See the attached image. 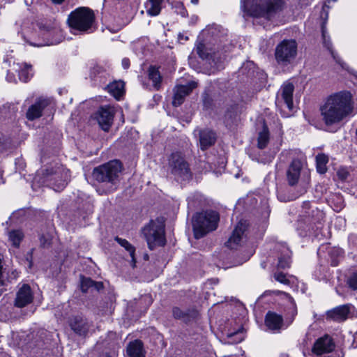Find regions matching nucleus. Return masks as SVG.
<instances>
[{
    "label": "nucleus",
    "mask_w": 357,
    "mask_h": 357,
    "mask_svg": "<svg viewBox=\"0 0 357 357\" xmlns=\"http://www.w3.org/2000/svg\"><path fill=\"white\" fill-rule=\"evenodd\" d=\"M103 288L101 282H95L89 278H82L81 280V289L83 292H87L90 289L100 291Z\"/></svg>",
    "instance_id": "c756f323"
},
{
    "label": "nucleus",
    "mask_w": 357,
    "mask_h": 357,
    "mask_svg": "<svg viewBox=\"0 0 357 357\" xmlns=\"http://www.w3.org/2000/svg\"><path fill=\"white\" fill-rule=\"evenodd\" d=\"M265 325L270 331L274 333H280L281 330L287 328L282 315L276 312L268 311L265 317Z\"/></svg>",
    "instance_id": "2eb2a0df"
},
{
    "label": "nucleus",
    "mask_w": 357,
    "mask_h": 357,
    "mask_svg": "<svg viewBox=\"0 0 357 357\" xmlns=\"http://www.w3.org/2000/svg\"><path fill=\"white\" fill-rule=\"evenodd\" d=\"M326 317L333 321L342 322L356 317L357 310L351 304H345L327 311Z\"/></svg>",
    "instance_id": "9d476101"
},
{
    "label": "nucleus",
    "mask_w": 357,
    "mask_h": 357,
    "mask_svg": "<svg viewBox=\"0 0 357 357\" xmlns=\"http://www.w3.org/2000/svg\"><path fill=\"white\" fill-rule=\"evenodd\" d=\"M59 41L57 40H48L44 44H41L40 45H53L59 43Z\"/></svg>",
    "instance_id": "3c124183"
},
{
    "label": "nucleus",
    "mask_w": 357,
    "mask_h": 357,
    "mask_svg": "<svg viewBox=\"0 0 357 357\" xmlns=\"http://www.w3.org/2000/svg\"><path fill=\"white\" fill-rule=\"evenodd\" d=\"M294 91V86L292 83H284L279 91L277 97L276 103L278 105L283 102L289 110L291 111L294 109L293 102V93Z\"/></svg>",
    "instance_id": "ddd939ff"
},
{
    "label": "nucleus",
    "mask_w": 357,
    "mask_h": 357,
    "mask_svg": "<svg viewBox=\"0 0 357 357\" xmlns=\"http://www.w3.org/2000/svg\"><path fill=\"white\" fill-rule=\"evenodd\" d=\"M356 135H357V128H356Z\"/></svg>",
    "instance_id": "774afa93"
},
{
    "label": "nucleus",
    "mask_w": 357,
    "mask_h": 357,
    "mask_svg": "<svg viewBox=\"0 0 357 357\" xmlns=\"http://www.w3.org/2000/svg\"><path fill=\"white\" fill-rule=\"evenodd\" d=\"M282 0H242L241 9L247 15L260 17L271 15L278 10Z\"/></svg>",
    "instance_id": "423d86ee"
},
{
    "label": "nucleus",
    "mask_w": 357,
    "mask_h": 357,
    "mask_svg": "<svg viewBox=\"0 0 357 357\" xmlns=\"http://www.w3.org/2000/svg\"><path fill=\"white\" fill-rule=\"evenodd\" d=\"M43 29L49 34L56 33L58 31V29L56 28H49V27L43 26Z\"/></svg>",
    "instance_id": "8fccbe9b"
},
{
    "label": "nucleus",
    "mask_w": 357,
    "mask_h": 357,
    "mask_svg": "<svg viewBox=\"0 0 357 357\" xmlns=\"http://www.w3.org/2000/svg\"><path fill=\"white\" fill-rule=\"evenodd\" d=\"M178 38L181 39V34L178 35Z\"/></svg>",
    "instance_id": "0e129e2a"
},
{
    "label": "nucleus",
    "mask_w": 357,
    "mask_h": 357,
    "mask_svg": "<svg viewBox=\"0 0 357 357\" xmlns=\"http://www.w3.org/2000/svg\"><path fill=\"white\" fill-rule=\"evenodd\" d=\"M115 241L123 248H124L130 254L131 257L132 266H135L136 259H135V248L126 239H123L116 236Z\"/></svg>",
    "instance_id": "2f4dec72"
},
{
    "label": "nucleus",
    "mask_w": 357,
    "mask_h": 357,
    "mask_svg": "<svg viewBox=\"0 0 357 357\" xmlns=\"http://www.w3.org/2000/svg\"><path fill=\"white\" fill-rule=\"evenodd\" d=\"M1 179H2V172L0 170V183H1Z\"/></svg>",
    "instance_id": "13d9d810"
},
{
    "label": "nucleus",
    "mask_w": 357,
    "mask_h": 357,
    "mask_svg": "<svg viewBox=\"0 0 357 357\" xmlns=\"http://www.w3.org/2000/svg\"><path fill=\"white\" fill-rule=\"evenodd\" d=\"M149 78L152 81L153 86L156 90H159L161 86L162 77L158 68L151 66L149 69Z\"/></svg>",
    "instance_id": "473e14b6"
},
{
    "label": "nucleus",
    "mask_w": 357,
    "mask_h": 357,
    "mask_svg": "<svg viewBox=\"0 0 357 357\" xmlns=\"http://www.w3.org/2000/svg\"><path fill=\"white\" fill-rule=\"evenodd\" d=\"M108 92L115 98H119L124 93V82L122 81H115L107 85Z\"/></svg>",
    "instance_id": "7c9ffc66"
},
{
    "label": "nucleus",
    "mask_w": 357,
    "mask_h": 357,
    "mask_svg": "<svg viewBox=\"0 0 357 357\" xmlns=\"http://www.w3.org/2000/svg\"><path fill=\"white\" fill-rule=\"evenodd\" d=\"M237 107L231 105L227 108L225 114L224 122L227 127L231 128L236 122Z\"/></svg>",
    "instance_id": "c85d7f7f"
},
{
    "label": "nucleus",
    "mask_w": 357,
    "mask_h": 357,
    "mask_svg": "<svg viewBox=\"0 0 357 357\" xmlns=\"http://www.w3.org/2000/svg\"><path fill=\"white\" fill-rule=\"evenodd\" d=\"M114 110L109 106L100 107L95 114L99 126L104 131H108L112 124Z\"/></svg>",
    "instance_id": "f8f14e48"
},
{
    "label": "nucleus",
    "mask_w": 357,
    "mask_h": 357,
    "mask_svg": "<svg viewBox=\"0 0 357 357\" xmlns=\"http://www.w3.org/2000/svg\"><path fill=\"white\" fill-rule=\"evenodd\" d=\"M312 213H313V214H314V213H316V214H317V215H319V216H320V217H322V215H323L321 212H320V211H317H317H312Z\"/></svg>",
    "instance_id": "5fc2aeb1"
},
{
    "label": "nucleus",
    "mask_w": 357,
    "mask_h": 357,
    "mask_svg": "<svg viewBox=\"0 0 357 357\" xmlns=\"http://www.w3.org/2000/svg\"><path fill=\"white\" fill-rule=\"evenodd\" d=\"M105 68L100 65H95L91 70V76L96 77L105 73Z\"/></svg>",
    "instance_id": "a19ab883"
},
{
    "label": "nucleus",
    "mask_w": 357,
    "mask_h": 357,
    "mask_svg": "<svg viewBox=\"0 0 357 357\" xmlns=\"http://www.w3.org/2000/svg\"><path fill=\"white\" fill-rule=\"evenodd\" d=\"M95 15L93 11L86 7L75 9L70 13L68 24L74 34L90 33L95 31Z\"/></svg>",
    "instance_id": "20e7f679"
},
{
    "label": "nucleus",
    "mask_w": 357,
    "mask_h": 357,
    "mask_svg": "<svg viewBox=\"0 0 357 357\" xmlns=\"http://www.w3.org/2000/svg\"><path fill=\"white\" fill-rule=\"evenodd\" d=\"M239 334V331H237L236 333H231L230 335H229V337H231L233 335H238Z\"/></svg>",
    "instance_id": "4d7b16f0"
},
{
    "label": "nucleus",
    "mask_w": 357,
    "mask_h": 357,
    "mask_svg": "<svg viewBox=\"0 0 357 357\" xmlns=\"http://www.w3.org/2000/svg\"><path fill=\"white\" fill-rule=\"evenodd\" d=\"M174 8L175 13L180 15L183 17H187L188 16V11L185 8L183 3L181 1H176L174 4Z\"/></svg>",
    "instance_id": "4c0bfd02"
},
{
    "label": "nucleus",
    "mask_w": 357,
    "mask_h": 357,
    "mask_svg": "<svg viewBox=\"0 0 357 357\" xmlns=\"http://www.w3.org/2000/svg\"><path fill=\"white\" fill-rule=\"evenodd\" d=\"M335 344L329 335H324L317 340L312 347V352L317 355H321L332 351Z\"/></svg>",
    "instance_id": "a211bd4d"
},
{
    "label": "nucleus",
    "mask_w": 357,
    "mask_h": 357,
    "mask_svg": "<svg viewBox=\"0 0 357 357\" xmlns=\"http://www.w3.org/2000/svg\"><path fill=\"white\" fill-rule=\"evenodd\" d=\"M191 3L197 5L199 3V0H190Z\"/></svg>",
    "instance_id": "6e6d98bb"
},
{
    "label": "nucleus",
    "mask_w": 357,
    "mask_h": 357,
    "mask_svg": "<svg viewBox=\"0 0 357 357\" xmlns=\"http://www.w3.org/2000/svg\"><path fill=\"white\" fill-rule=\"evenodd\" d=\"M9 240L12 245L18 247L23 238V234L20 230H13L8 233Z\"/></svg>",
    "instance_id": "e433bc0d"
},
{
    "label": "nucleus",
    "mask_w": 357,
    "mask_h": 357,
    "mask_svg": "<svg viewBox=\"0 0 357 357\" xmlns=\"http://www.w3.org/2000/svg\"><path fill=\"white\" fill-rule=\"evenodd\" d=\"M13 1H14V0H6V1L10 2H10H13Z\"/></svg>",
    "instance_id": "680f3d73"
},
{
    "label": "nucleus",
    "mask_w": 357,
    "mask_h": 357,
    "mask_svg": "<svg viewBox=\"0 0 357 357\" xmlns=\"http://www.w3.org/2000/svg\"><path fill=\"white\" fill-rule=\"evenodd\" d=\"M352 95L342 91L328 97L321 106L322 120L326 126H332L341 122L353 112Z\"/></svg>",
    "instance_id": "f257e3e1"
},
{
    "label": "nucleus",
    "mask_w": 357,
    "mask_h": 357,
    "mask_svg": "<svg viewBox=\"0 0 357 357\" xmlns=\"http://www.w3.org/2000/svg\"><path fill=\"white\" fill-rule=\"evenodd\" d=\"M274 278L275 280L282 284H288L289 280L287 279L286 275L282 272L275 273L274 274Z\"/></svg>",
    "instance_id": "37998d69"
},
{
    "label": "nucleus",
    "mask_w": 357,
    "mask_h": 357,
    "mask_svg": "<svg viewBox=\"0 0 357 357\" xmlns=\"http://www.w3.org/2000/svg\"><path fill=\"white\" fill-rule=\"evenodd\" d=\"M349 287L354 290L357 289V272H354L347 280Z\"/></svg>",
    "instance_id": "ea45409f"
},
{
    "label": "nucleus",
    "mask_w": 357,
    "mask_h": 357,
    "mask_svg": "<svg viewBox=\"0 0 357 357\" xmlns=\"http://www.w3.org/2000/svg\"><path fill=\"white\" fill-rule=\"evenodd\" d=\"M321 225L319 219L315 221L312 218L307 217L301 216L298 220L297 229L301 230L299 234L302 236H307L310 234L311 230L313 231L314 227L318 229Z\"/></svg>",
    "instance_id": "412c9836"
},
{
    "label": "nucleus",
    "mask_w": 357,
    "mask_h": 357,
    "mask_svg": "<svg viewBox=\"0 0 357 357\" xmlns=\"http://www.w3.org/2000/svg\"><path fill=\"white\" fill-rule=\"evenodd\" d=\"M337 175L339 179L344 181L347 180V177L349 176V172L344 169H341L337 171Z\"/></svg>",
    "instance_id": "49530a36"
},
{
    "label": "nucleus",
    "mask_w": 357,
    "mask_h": 357,
    "mask_svg": "<svg viewBox=\"0 0 357 357\" xmlns=\"http://www.w3.org/2000/svg\"><path fill=\"white\" fill-rule=\"evenodd\" d=\"M104 357H111V356L108 354H106Z\"/></svg>",
    "instance_id": "e2e57ef3"
},
{
    "label": "nucleus",
    "mask_w": 357,
    "mask_h": 357,
    "mask_svg": "<svg viewBox=\"0 0 357 357\" xmlns=\"http://www.w3.org/2000/svg\"><path fill=\"white\" fill-rule=\"evenodd\" d=\"M250 157L253 160H256L259 162H265L262 158H260L259 154L255 153V152L250 153Z\"/></svg>",
    "instance_id": "de8ad7c7"
},
{
    "label": "nucleus",
    "mask_w": 357,
    "mask_h": 357,
    "mask_svg": "<svg viewBox=\"0 0 357 357\" xmlns=\"http://www.w3.org/2000/svg\"><path fill=\"white\" fill-rule=\"evenodd\" d=\"M238 73L248 77H252L255 73V63L250 61H246L240 68Z\"/></svg>",
    "instance_id": "c9c22d12"
},
{
    "label": "nucleus",
    "mask_w": 357,
    "mask_h": 357,
    "mask_svg": "<svg viewBox=\"0 0 357 357\" xmlns=\"http://www.w3.org/2000/svg\"><path fill=\"white\" fill-rule=\"evenodd\" d=\"M326 22H324L321 25V33L323 38V43L324 46L330 51L334 60L339 63L343 68H344V63L342 62L338 55L333 51L332 44L328 36H326V30L325 26Z\"/></svg>",
    "instance_id": "a878e982"
},
{
    "label": "nucleus",
    "mask_w": 357,
    "mask_h": 357,
    "mask_svg": "<svg viewBox=\"0 0 357 357\" xmlns=\"http://www.w3.org/2000/svg\"><path fill=\"white\" fill-rule=\"evenodd\" d=\"M349 244L352 250L357 249V236L355 234H351L349 236Z\"/></svg>",
    "instance_id": "a18cd8bd"
},
{
    "label": "nucleus",
    "mask_w": 357,
    "mask_h": 357,
    "mask_svg": "<svg viewBox=\"0 0 357 357\" xmlns=\"http://www.w3.org/2000/svg\"><path fill=\"white\" fill-rule=\"evenodd\" d=\"M328 162V157L324 153H319L316 156V163L317 172L320 174H324L326 170V164Z\"/></svg>",
    "instance_id": "f704fd0d"
},
{
    "label": "nucleus",
    "mask_w": 357,
    "mask_h": 357,
    "mask_svg": "<svg viewBox=\"0 0 357 357\" xmlns=\"http://www.w3.org/2000/svg\"><path fill=\"white\" fill-rule=\"evenodd\" d=\"M219 220L218 213L213 210L197 213L192 220L195 238H201L210 231L216 229Z\"/></svg>",
    "instance_id": "39448f33"
},
{
    "label": "nucleus",
    "mask_w": 357,
    "mask_h": 357,
    "mask_svg": "<svg viewBox=\"0 0 357 357\" xmlns=\"http://www.w3.org/2000/svg\"><path fill=\"white\" fill-rule=\"evenodd\" d=\"M296 310L294 308L293 312V316H295L296 314Z\"/></svg>",
    "instance_id": "bf43d9fd"
},
{
    "label": "nucleus",
    "mask_w": 357,
    "mask_h": 357,
    "mask_svg": "<svg viewBox=\"0 0 357 357\" xmlns=\"http://www.w3.org/2000/svg\"><path fill=\"white\" fill-rule=\"evenodd\" d=\"M328 18V13H325V20H326Z\"/></svg>",
    "instance_id": "052dcab7"
},
{
    "label": "nucleus",
    "mask_w": 357,
    "mask_h": 357,
    "mask_svg": "<svg viewBox=\"0 0 357 357\" xmlns=\"http://www.w3.org/2000/svg\"><path fill=\"white\" fill-rule=\"evenodd\" d=\"M197 53L202 59H208L212 57L211 52H208L205 50V45L202 43H199L196 48Z\"/></svg>",
    "instance_id": "58836bf2"
},
{
    "label": "nucleus",
    "mask_w": 357,
    "mask_h": 357,
    "mask_svg": "<svg viewBox=\"0 0 357 357\" xmlns=\"http://www.w3.org/2000/svg\"><path fill=\"white\" fill-rule=\"evenodd\" d=\"M202 102L204 107L209 108L212 105V99L210 97L209 94L206 92H204L202 96Z\"/></svg>",
    "instance_id": "79ce46f5"
},
{
    "label": "nucleus",
    "mask_w": 357,
    "mask_h": 357,
    "mask_svg": "<svg viewBox=\"0 0 357 357\" xmlns=\"http://www.w3.org/2000/svg\"><path fill=\"white\" fill-rule=\"evenodd\" d=\"M270 139L269 130L265 122L263 123L262 130L259 132L257 137V147L259 149H265Z\"/></svg>",
    "instance_id": "cd10ccee"
},
{
    "label": "nucleus",
    "mask_w": 357,
    "mask_h": 357,
    "mask_svg": "<svg viewBox=\"0 0 357 357\" xmlns=\"http://www.w3.org/2000/svg\"><path fill=\"white\" fill-rule=\"evenodd\" d=\"M126 351L130 357H145L143 343L139 340L130 342L127 346Z\"/></svg>",
    "instance_id": "b1692460"
},
{
    "label": "nucleus",
    "mask_w": 357,
    "mask_h": 357,
    "mask_svg": "<svg viewBox=\"0 0 357 357\" xmlns=\"http://www.w3.org/2000/svg\"><path fill=\"white\" fill-rule=\"evenodd\" d=\"M123 169L119 160H114L93 169V178L104 188L105 193L116 190L120 183Z\"/></svg>",
    "instance_id": "f03ea898"
},
{
    "label": "nucleus",
    "mask_w": 357,
    "mask_h": 357,
    "mask_svg": "<svg viewBox=\"0 0 357 357\" xmlns=\"http://www.w3.org/2000/svg\"><path fill=\"white\" fill-rule=\"evenodd\" d=\"M356 337H357V333H356V335H355V336H354V339H355V340H356Z\"/></svg>",
    "instance_id": "69168bd1"
},
{
    "label": "nucleus",
    "mask_w": 357,
    "mask_h": 357,
    "mask_svg": "<svg viewBox=\"0 0 357 357\" xmlns=\"http://www.w3.org/2000/svg\"><path fill=\"white\" fill-rule=\"evenodd\" d=\"M70 326L71 329L79 335H85L89 330V325L82 316H75L70 319Z\"/></svg>",
    "instance_id": "5701e85b"
},
{
    "label": "nucleus",
    "mask_w": 357,
    "mask_h": 357,
    "mask_svg": "<svg viewBox=\"0 0 357 357\" xmlns=\"http://www.w3.org/2000/svg\"><path fill=\"white\" fill-rule=\"evenodd\" d=\"M168 168L177 181H186L192 178L188 162L179 152L172 153L169 158Z\"/></svg>",
    "instance_id": "0eeeda50"
},
{
    "label": "nucleus",
    "mask_w": 357,
    "mask_h": 357,
    "mask_svg": "<svg viewBox=\"0 0 357 357\" xmlns=\"http://www.w3.org/2000/svg\"><path fill=\"white\" fill-rule=\"evenodd\" d=\"M324 248L327 250V252L331 260V266H337L340 259L342 258L343 250L340 248H331L323 245L319 248L318 254H319L321 251H324Z\"/></svg>",
    "instance_id": "393cba45"
},
{
    "label": "nucleus",
    "mask_w": 357,
    "mask_h": 357,
    "mask_svg": "<svg viewBox=\"0 0 357 357\" xmlns=\"http://www.w3.org/2000/svg\"><path fill=\"white\" fill-rule=\"evenodd\" d=\"M302 167L303 164L300 160L294 159L291 161L286 172L287 181L289 185L294 186L298 183Z\"/></svg>",
    "instance_id": "dca6fc26"
},
{
    "label": "nucleus",
    "mask_w": 357,
    "mask_h": 357,
    "mask_svg": "<svg viewBox=\"0 0 357 357\" xmlns=\"http://www.w3.org/2000/svg\"><path fill=\"white\" fill-rule=\"evenodd\" d=\"M50 104L49 98H38L36 102L28 109L26 116L30 121H33L42 116L43 109Z\"/></svg>",
    "instance_id": "aec40b11"
},
{
    "label": "nucleus",
    "mask_w": 357,
    "mask_h": 357,
    "mask_svg": "<svg viewBox=\"0 0 357 357\" xmlns=\"http://www.w3.org/2000/svg\"><path fill=\"white\" fill-rule=\"evenodd\" d=\"M297 44L294 40H284L275 49V59L279 63H289L296 56Z\"/></svg>",
    "instance_id": "1a4fd4ad"
},
{
    "label": "nucleus",
    "mask_w": 357,
    "mask_h": 357,
    "mask_svg": "<svg viewBox=\"0 0 357 357\" xmlns=\"http://www.w3.org/2000/svg\"><path fill=\"white\" fill-rule=\"evenodd\" d=\"M163 0H147L144 3L146 12L149 16H157L160 13Z\"/></svg>",
    "instance_id": "bb28decb"
},
{
    "label": "nucleus",
    "mask_w": 357,
    "mask_h": 357,
    "mask_svg": "<svg viewBox=\"0 0 357 357\" xmlns=\"http://www.w3.org/2000/svg\"><path fill=\"white\" fill-rule=\"evenodd\" d=\"M69 180V171L61 165H56L38 172L34 183L46 185L56 192H61L66 188Z\"/></svg>",
    "instance_id": "7ed1b4c3"
},
{
    "label": "nucleus",
    "mask_w": 357,
    "mask_h": 357,
    "mask_svg": "<svg viewBox=\"0 0 357 357\" xmlns=\"http://www.w3.org/2000/svg\"><path fill=\"white\" fill-rule=\"evenodd\" d=\"M290 259L289 257H280L278 260V266L281 268H286L289 267Z\"/></svg>",
    "instance_id": "c03bdc74"
},
{
    "label": "nucleus",
    "mask_w": 357,
    "mask_h": 357,
    "mask_svg": "<svg viewBox=\"0 0 357 357\" xmlns=\"http://www.w3.org/2000/svg\"><path fill=\"white\" fill-rule=\"evenodd\" d=\"M122 66L124 69H128L130 67V60L128 58H124L121 61Z\"/></svg>",
    "instance_id": "09e8293b"
},
{
    "label": "nucleus",
    "mask_w": 357,
    "mask_h": 357,
    "mask_svg": "<svg viewBox=\"0 0 357 357\" xmlns=\"http://www.w3.org/2000/svg\"><path fill=\"white\" fill-rule=\"evenodd\" d=\"M172 315L174 319L185 323L194 321L198 316V312L194 308H181L175 306L172 308Z\"/></svg>",
    "instance_id": "6ab92c4d"
},
{
    "label": "nucleus",
    "mask_w": 357,
    "mask_h": 357,
    "mask_svg": "<svg viewBox=\"0 0 357 357\" xmlns=\"http://www.w3.org/2000/svg\"><path fill=\"white\" fill-rule=\"evenodd\" d=\"M33 294L29 284H24L16 294L15 305L17 307H24L33 301Z\"/></svg>",
    "instance_id": "f3484780"
},
{
    "label": "nucleus",
    "mask_w": 357,
    "mask_h": 357,
    "mask_svg": "<svg viewBox=\"0 0 357 357\" xmlns=\"http://www.w3.org/2000/svg\"><path fill=\"white\" fill-rule=\"evenodd\" d=\"M184 39H185V40H188V37H185V38H184Z\"/></svg>",
    "instance_id": "338daca9"
},
{
    "label": "nucleus",
    "mask_w": 357,
    "mask_h": 357,
    "mask_svg": "<svg viewBox=\"0 0 357 357\" xmlns=\"http://www.w3.org/2000/svg\"><path fill=\"white\" fill-rule=\"evenodd\" d=\"M216 139V133L210 129L199 130V146L203 151L213 146L215 143Z\"/></svg>",
    "instance_id": "4be33fe9"
},
{
    "label": "nucleus",
    "mask_w": 357,
    "mask_h": 357,
    "mask_svg": "<svg viewBox=\"0 0 357 357\" xmlns=\"http://www.w3.org/2000/svg\"><path fill=\"white\" fill-rule=\"evenodd\" d=\"M52 2L54 4H61L65 0H51Z\"/></svg>",
    "instance_id": "603ef678"
},
{
    "label": "nucleus",
    "mask_w": 357,
    "mask_h": 357,
    "mask_svg": "<svg viewBox=\"0 0 357 357\" xmlns=\"http://www.w3.org/2000/svg\"><path fill=\"white\" fill-rule=\"evenodd\" d=\"M197 86V82L195 81H190L185 85L176 86L174 89L172 105L174 107L180 106L183 102L185 96L190 94Z\"/></svg>",
    "instance_id": "4468645a"
},
{
    "label": "nucleus",
    "mask_w": 357,
    "mask_h": 357,
    "mask_svg": "<svg viewBox=\"0 0 357 357\" xmlns=\"http://www.w3.org/2000/svg\"><path fill=\"white\" fill-rule=\"evenodd\" d=\"M142 234L146 240L149 248L151 250L156 246L165 245V225L159 220H151L144 227Z\"/></svg>",
    "instance_id": "6e6552de"
},
{
    "label": "nucleus",
    "mask_w": 357,
    "mask_h": 357,
    "mask_svg": "<svg viewBox=\"0 0 357 357\" xmlns=\"http://www.w3.org/2000/svg\"><path fill=\"white\" fill-rule=\"evenodd\" d=\"M4 136L2 133L0 132V146L3 144Z\"/></svg>",
    "instance_id": "864d4df0"
},
{
    "label": "nucleus",
    "mask_w": 357,
    "mask_h": 357,
    "mask_svg": "<svg viewBox=\"0 0 357 357\" xmlns=\"http://www.w3.org/2000/svg\"><path fill=\"white\" fill-rule=\"evenodd\" d=\"M33 73L32 66L26 63H24L23 66H20V68L18 70L19 78L23 82H27L33 76Z\"/></svg>",
    "instance_id": "72a5a7b5"
},
{
    "label": "nucleus",
    "mask_w": 357,
    "mask_h": 357,
    "mask_svg": "<svg viewBox=\"0 0 357 357\" xmlns=\"http://www.w3.org/2000/svg\"><path fill=\"white\" fill-rule=\"evenodd\" d=\"M248 227V224L246 220H240L232 231L231 236L225 243V245L230 249H236L240 245L245 237Z\"/></svg>",
    "instance_id": "9b49d317"
}]
</instances>
